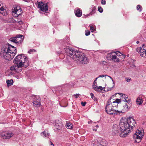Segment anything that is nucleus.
<instances>
[{
    "label": "nucleus",
    "mask_w": 146,
    "mask_h": 146,
    "mask_svg": "<svg viewBox=\"0 0 146 146\" xmlns=\"http://www.w3.org/2000/svg\"><path fill=\"white\" fill-rule=\"evenodd\" d=\"M67 55L80 64H86L89 62L88 58L83 53L69 47L64 48Z\"/></svg>",
    "instance_id": "f257e3e1"
},
{
    "label": "nucleus",
    "mask_w": 146,
    "mask_h": 146,
    "mask_svg": "<svg viewBox=\"0 0 146 146\" xmlns=\"http://www.w3.org/2000/svg\"><path fill=\"white\" fill-rule=\"evenodd\" d=\"M17 53L16 48L8 43L1 48L0 55L1 57L5 59L10 61L13 58Z\"/></svg>",
    "instance_id": "f03ea898"
},
{
    "label": "nucleus",
    "mask_w": 146,
    "mask_h": 146,
    "mask_svg": "<svg viewBox=\"0 0 146 146\" xmlns=\"http://www.w3.org/2000/svg\"><path fill=\"white\" fill-rule=\"evenodd\" d=\"M13 62L17 66L18 68L23 66L26 67L29 66V63L28 58L23 54L18 55L13 60Z\"/></svg>",
    "instance_id": "7ed1b4c3"
},
{
    "label": "nucleus",
    "mask_w": 146,
    "mask_h": 146,
    "mask_svg": "<svg viewBox=\"0 0 146 146\" xmlns=\"http://www.w3.org/2000/svg\"><path fill=\"white\" fill-rule=\"evenodd\" d=\"M119 127L121 130L120 132L121 137H126L131 131H128L129 127L125 118H122L120 120Z\"/></svg>",
    "instance_id": "20e7f679"
},
{
    "label": "nucleus",
    "mask_w": 146,
    "mask_h": 146,
    "mask_svg": "<svg viewBox=\"0 0 146 146\" xmlns=\"http://www.w3.org/2000/svg\"><path fill=\"white\" fill-rule=\"evenodd\" d=\"M114 106L112 105L108 104L106 105V112L108 114L111 115H120L119 111L114 109L113 108Z\"/></svg>",
    "instance_id": "39448f33"
},
{
    "label": "nucleus",
    "mask_w": 146,
    "mask_h": 146,
    "mask_svg": "<svg viewBox=\"0 0 146 146\" xmlns=\"http://www.w3.org/2000/svg\"><path fill=\"white\" fill-rule=\"evenodd\" d=\"M144 135L143 131H142L139 130H137L136 133L134 134L133 137L135 143H138L140 142L142 138Z\"/></svg>",
    "instance_id": "423d86ee"
},
{
    "label": "nucleus",
    "mask_w": 146,
    "mask_h": 146,
    "mask_svg": "<svg viewBox=\"0 0 146 146\" xmlns=\"http://www.w3.org/2000/svg\"><path fill=\"white\" fill-rule=\"evenodd\" d=\"M127 122L128 124V128L129 131H131L133 129L134 127L136 125V123L135 120L132 117H130L126 118Z\"/></svg>",
    "instance_id": "0eeeda50"
},
{
    "label": "nucleus",
    "mask_w": 146,
    "mask_h": 146,
    "mask_svg": "<svg viewBox=\"0 0 146 146\" xmlns=\"http://www.w3.org/2000/svg\"><path fill=\"white\" fill-rule=\"evenodd\" d=\"M13 135V134L11 131H3L0 133V137L4 139H9Z\"/></svg>",
    "instance_id": "6e6552de"
},
{
    "label": "nucleus",
    "mask_w": 146,
    "mask_h": 146,
    "mask_svg": "<svg viewBox=\"0 0 146 146\" xmlns=\"http://www.w3.org/2000/svg\"><path fill=\"white\" fill-rule=\"evenodd\" d=\"M136 51L142 57H146V45L143 44L141 47H139L136 49Z\"/></svg>",
    "instance_id": "1a4fd4ad"
},
{
    "label": "nucleus",
    "mask_w": 146,
    "mask_h": 146,
    "mask_svg": "<svg viewBox=\"0 0 146 146\" xmlns=\"http://www.w3.org/2000/svg\"><path fill=\"white\" fill-rule=\"evenodd\" d=\"M38 7L43 11H46L48 10V7L46 3H43L42 2L38 3Z\"/></svg>",
    "instance_id": "9d476101"
},
{
    "label": "nucleus",
    "mask_w": 146,
    "mask_h": 146,
    "mask_svg": "<svg viewBox=\"0 0 146 146\" xmlns=\"http://www.w3.org/2000/svg\"><path fill=\"white\" fill-rule=\"evenodd\" d=\"M121 130L119 128V127H118L116 124H114L112 130V133L113 135H118L120 136V132Z\"/></svg>",
    "instance_id": "9b49d317"
},
{
    "label": "nucleus",
    "mask_w": 146,
    "mask_h": 146,
    "mask_svg": "<svg viewBox=\"0 0 146 146\" xmlns=\"http://www.w3.org/2000/svg\"><path fill=\"white\" fill-rule=\"evenodd\" d=\"M116 55H117L116 52H112L108 54L107 58L109 60H112L115 62V58L117 57L116 56Z\"/></svg>",
    "instance_id": "f8f14e48"
},
{
    "label": "nucleus",
    "mask_w": 146,
    "mask_h": 146,
    "mask_svg": "<svg viewBox=\"0 0 146 146\" xmlns=\"http://www.w3.org/2000/svg\"><path fill=\"white\" fill-rule=\"evenodd\" d=\"M116 52L117 55L116 56L117 57L115 58V62H119L120 60H123L124 59L125 57V55L122 54L118 51Z\"/></svg>",
    "instance_id": "ddd939ff"
},
{
    "label": "nucleus",
    "mask_w": 146,
    "mask_h": 146,
    "mask_svg": "<svg viewBox=\"0 0 146 146\" xmlns=\"http://www.w3.org/2000/svg\"><path fill=\"white\" fill-rule=\"evenodd\" d=\"M22 13V10L19 7H15L14 11L12 12L13 14L15 17L19 16Z\"/></svg>",
    "instance_id": "4468645a"
},
{
    "label": "nucleus",
    "mask_w": 146,
    "mask_h": 146,
    "mask_svg": "<svg viewBox=\"0 0 146 146\" xmlns=\"http://www.w3.org/2000/svg\"><path fill=\"white\" fill-rule=\"evenodd\" d=\"M54 128L60 130L62 127V124L61 122L58 120H55Z\"/></svg>",
    "instance_id": "2eb2a0df"
},
{
    "label": "nucleus",
    "mask_w": 146,
    "mask_h": 146,
    "mask_svg": "<svg viewBox=\"0 0 146 146\" xmlns=\"http://www.w3.org/2000/svg\"><path fill=\"white\" fill-rule=\"evenodd\" d=\"M8 22L10 23H16L19 25H22L23 24V22L20 19L19 20H16L12 18H9L8 19Z\"/></svg>",
    "instance_id": "dca6fc26"
},
{
    "label": "nucleus",
    "mask_w": 146,
    "mask_h": 146,
    "mask_svg": "<svg viewBox=\"0 0 146 146\" xmlns=\"http://www.w3.org/2000/svg\"><path fill=\"white\" fill-rule=\"evenodd\" d=\"M128 103L126 104L124 106H123V108L122 110L119 111V113H120V115L121 113H124L125 112L128 110L129 108V106L130 105V103L129 105H128V103Z\"/></svg>",
    "instance_id": "f3484780"
},
{
    "label": "nucleus",
    "mask_w": 146,
    "mask_h": 146,
    "mask_svg": "<svg viewBox=\"0 0 146 146\" xmlns=\"http://www.w3.org/2000/svg\"><path fill=\"white\" fill-rule=\"evenodd\" d=\"M92 143L94 146H106V143H104L103 142L99 143L96 140L93 141Z\"/></svg>",
    "instance_id": "a211bd4d"
},
{
    "label": "nucleus",
    "mask_w": 146,
    "mask_h": 146,
    "mask_svg": "<svg viewBox=\"0 0 146 146\" xmlns=\"http://www.w3.org/2000/svg\"><path fill=\"white\" fill-rule=\"evenodd\" d=\"M23 35H17L16 36V44H19L22 42L23 40V38H22Z\"/></svg>",
    "instance_id": "6ab92c4d"
},
{
    "label": "nucleus",
    "mask_w": 146,
    "mask_h": 146,
    "mask_svg": "<svg viewBox=\"0 0 146 146\" xmlns=\"http://www.w3.org/2000/svg\"><path fill=\"white\" fill-rule=\"evenodd\" d=\"M75 14L78 17H80L82 14V11L79 8H76L75 9Z\"/></svg>",
    "instance_id": "aec40b11"
},
{
    "label": "nucleus",
    "mask_w": 146,
    "mask_h": 146,
    "mask_svg": "<svg viewBox=\"0 0 146 146\" xmlns=\"http://www.w3.org/2000/svg\"><path fill=\"white\" fill-rule=\"evenodd\" d=\"M40 99L38 97V99L36 100V99H35L33 100V103L34 105L37 107H39L41 105V104L40 102Z\"/></svg>",
    "instance_id": "412c9836"
},
{
    "label": "nucleus",
    "mask_w": 146,
    "mask_h": 146,
    "mask_svg": "<svg viewBox=\"0 0 146 146\" xmlns=\"http://www.w3.org/2000/svg\"><path fill=\"white\" fill-rule=\"evenodd\" d=\"M122 96L125 100V102L127 103H128V105H129L130 104V102H131V100L128 98L127 96L125 94H123Z\"/></svg>",
    "instance_id": "4be33fe9"
},
{
    "label": "nucleus",
    "mask_w": 146,
    "mask_h": 146,
    "mask_svg": "<svg viewBox=\"0 0 146 146\" xmlns=\"http://www.w3.org/2000/svg\"><path fill=\"white\" fill-rule=\"evenodd\" d=\"M14 72H13L10 69L7 70L5 72V74L6 76H10L14 74Z\"/></svg>",
    "instance_id": "5701e85b"
},
{
    "label": "nucleus",
    "mask_w": 146,
    "mask_h": 146,
    "mask_svg": "<svg viewBox=\"0 0 146 146\" xmlns=\"http://www.w3.org/2000/svg\"><path fill=\"white\" fill-rule=\"evenodd\" d=\"M41 135L43 137H48L50 135V133L48 132L47 131H44L43 132H42L41 133Z\"/></svg>",
    "instance_id": "b1692460"
},
{
    "label": "nucleus",
    "mask_w": 146,
    "mask_h": 146,
    "mask_svg": "<svg viewBox=\"0 0 146 146\" xmlns=\"http://www.w3.org/2000/svg\"><path fill=\"white\" fill-rule=\"evenodd\" d=\"M137 104L139 105H140L142 104L143 103V100L141 97H138L137 98L136 101Z\"/></svg>",
    "instance_id": "393cba45"
},
{
    "label": "nucleus",
    "mask_w": 146,
    "mask_h": 146,
    "mask_svg": "<svg viewBox=\"0 0 146 146\" xmlns=\"http://www.w3.org/2000/svg\"><path fill=\"white\" fill-rule=\"evenodd\" d=\"M18 68H18L17 66V65H14L10 67V70L15 72V71L17 70V69Z\"/></svg>",
    "instance_id": "a878e982"
},
{
    "label": "nucleus",
    "mask_w": 146,
    "mask_h": 146,
    "mask_svg": "<svg viewBox=\"0 0 146 146\" xmlns=\"http://www.w3.org/2000/svg\"><path fill=\"white\" fill-rule=\"evenodd\" d=\"M9 40L11 42L16 44V36L11 37L9 39Z\"/></svg>",
    "instance_id": "bb28decb"
},
{
    "label": "nucleus",
    "mask_w": 146,
    "mask_h": 146,
    "mask_svg": "<svg viewBox=\"0 0 146 146\" xmlns=\"http://www.w3.org/2000/svg\"><path fill=\"white\" fill-rule=\"evenodd\" d=\"M96 8L95 7H93L92 9V11L90 12L89 14H88L87 15L89 16L90 15H92V14L95 13Z\"/></svg>",
    "instance_id": "cd10ccee"
},
{
    "label": "nucleus",
    "mask_w": 146,
    "mask_h": 146,
    "mask_svg": "<svg viewBox=\"0 0 146 146\" xmlns=\"http://www.w3.org/2000/svg\"><path fill=\"white\" fill-rule=\"evenodd\" d=\"M66 127L67 129H71L72 128V125L71 123H68L66 124Z\"/></svg>",
    "instance_id": "c85d7f7f"
},
{
    "label": "nucleus",
    "mask_w": 146,
    "mask_h": 146,
    "mask_svg": "<svg viewBox=\"0 0 146 146\" xmlns=\"http://www.w3.org/2000/svg\"><path fill=\"white\" fill-rule=\"evenodd\" d=\"M13 81L12 80H7L6 82L7 84V85L9 86L13 84L12 82Z\"/></svg>",
    "instance_id": "c756f323"
},
{
    "label": "nucleus",
    "mask_w": 146,
    "mask_h": 146,
    "mask_svg": "<svg viewBox=\"0 0 146 146\" xmlns=\"http://www.w3.org/2000/svg\"><path fill=\"white\" fill-rule=\"evenodd\" d=\"M2 15L4 16H6L7 14V13L6 11V10L4 9V11H1L0 12Z\"/></svg>",
    "instance_id": "7c9ffc66"
},
{
    "label": "nucleus",
    "mask_w": 146,
    "mask_h": 146,
    "mask_svg": "<svg viewBox=\"0 0 146 146\" xmlns=\"http://www.w3.org/2000/svg\"><path fill=\"white\" fill-rule=\"evenodd\" d=\"M137 10H138L139 12H141L142 11V7L139 5H138L137 6Z\"/></svg>",
    "instance_id": "2f4dec72"
},
{
    "label": "nucleus",
    "mask_w": 146,
    "mask_h": 146,
    "mask_svg": "<svg viewBox=\"0 0 146 146\" xmlns=\"http://www.w3.org/2000/svg\"><path fill=\"white\" fill-rule=\"evenodd\" d=\"M121 102V100L120 99H117L115 101H113V103H118Z\"/></svg>",
    "instance_id": "473e14b6"
},
{
    "label": "nucleus",
    "mask_w": 146,
    "mask_h": 146,
    "mask_svg": "<svg viewBox=\"0 0 146 146\" xmlns=\"http://www.w3.org/2000/svg\"><path fill=\"white\" fill-rule=\"evenodd\" d=\"M90 29L92 32H93L95 31V29L93 25H91L90 26Z\"/></svg>",
    "instance_id": "72a5a7b5"
},
{
    "label": "nucleus",
    "mask_w": 146,
    "mask_h": 146,
    "mask_svg": "<svg viewBox=\"0 0 146 146\" xmlns=\"http://www.w3.org/2000/svg\"><path fill=\"white\" fill-rule=\"evenodd\" d=\"M90 31L88 30H86L85 31V35L86 36L89 35L90 34Z\"/></svg>",
    "instance_id": "f704fd0d"
},
{
    "label": "nucleus",
    "mask_w": 146,
    "mask_h": 146,
    "mask_svg": "<svg viewBox=\"0 0 146 146\" xmlns=\"http://www.w3.org/2000/svg\"><path fill=\"white\" fill-rule=\"evenodd\" d=\"M96 85V84H93L92 86L93 89L96 91H97V88L98 87V86Z\"/></svg>",
    "instance_id": "c9c22d12"
},
{
    "label": "nucleus",
    "mask_w": 146,
    "mask_h": 146,
    "mask_svg": "<svg viewBox=\"0 0 146 146\" xmlns=\"http://www.w3.org/2000/svg\"><path fill=\"white\" fill-rule=\"evenodd\" d=\"M98 11L100 13H101L103 12V9L101 7H98Z\"/></svg>",
    "instance_id": "e433bc0d"
},
{
    "label": "nucleus",
    "mask_w": 146,
    "mask_h": 146,
    "mask_svg": "<svg viewBox=\"0 0 146 146\" xmlns=\"http://www.w3.org/2000/svg\"><path fill=\"white\" fill-rule=\"evenodd\" d=\"M64 60L66 62H70L69 58H67L66 57L64 58Z\"/></svg>",
    "instance_id": "4c0bfd02"
},
{
    "label": "nucleus",
    "mask_w": 146,
    "mask_h": 146,
    "mask_svg": "<svg viewBox=\"0 0 146 146\" xmlns=\"http://www.w3.org/2000/svg\"><path fill=\"white\" fill-rule=\"evenodd\" d=\"M97 91H100L103 90L102 87L101 86H98L97 88Z\"/></svg>",
    "instance_id": "58836bf2"
},
{
    "label": "nucleus",
    "mask_w": 146,
    "mask_h": 146,
    "mask_svg": "<svg viewBox=\"0 0 146 146\" xmlns=\"http://www.w3.org/2000/svg\"><path fill=\"white\" fill-rule=\"evenodd\" d=\"M96 129H95L94 127H93V130L94 131H96L97 130V129L98 128L99 126L98 125H96L95 126Z\"/></svg>",
    "instance_id": "ea45409f"
},
{
    "label": "nucleus",
    "mask_w": 146,
    "mask_h": 146,
    "mask_svg": "<svg viewBox=\"0 0 146 146\" xmlns=\"http://www.w3.org/2000/svg\"><path fill=\"white\" fill-rule=\"evenodd\" d=\"M4 11V9L3 7L1 5V4L0 3V12L1 11Z\"/></svg>",
    "instance_id": "a19ab883"
},
{
    "label": "nucleus",
    "mask_w": 146,
    "mask_h": 146,
    "mask_svg": "<svg viewBox=\"0 0 146 146\" xmlns=\"http://www.w3.org/2000/svg\"><path fill=\"white\" fill-rule=\"evenodd\" d=\"M111 98H110L108 101V102L107 104L106 105H108V104L110 105L112 104L111 102Z\"/></svg>",
    "instance_id": "79ce46f5"
},
{
    "label": "nucleus",
    "mask_w": 146,
    "mask_h": 146,
    "mask_svg": "<svg viewBox=\"0 0 146 146\" xmlns=\"http://www.w3.org/2000/svg\"><path fill=\"white\" fill-rule=\"evenodd\" d=\"M101 3L103 5H105L106 4V1L105 0H102L101 1Z\"/></svg>",
    "instance_id": "37998d69"
},
{
    "label": "nucleus",
    "mask_w": 146,
    "mask_h": 146,
    "mask_svg": "<svg viewBox=\"0 0 146 146\" xmlns=\"http://www.w3.org/2000/svg\"><path fill=\"white\" fill-rule=\"evenodd\" d=\"M34 51H35V50L34 49H30L28 52V53H29V54H31V52H33Z\"/></svg>",
    "instance_id": "c03bdc74"
},
{
    "label": "nucleus",
    "mask_w": 146,
    "mask_h": 146,
    "mask_svg": "<svg viewBox=\"0 0 146 146\" xmlns=\"http://www.w3.org/2000/svg\"><path fill=\"white\" fill-rule=\"evenodd\" d=\"M126 81L127 82H129L131 80V78H125Z\"/></svg>",
    "instance_id": "a18cd8bd"
},
{
    "label": "nucleus",
    "mask_w": 146,
    "mask_h": 146,
    "mask_svg": "<svg viewBox=\"0 0 146 146\" xmlns=\"http://www.w3.org/2000/svg\"><path fill=\"white\" fill-rule=\"evenodd\" d=\"M80 95L79 94H76L74 95V96L76 98H77L79 96H80Z\"/></svg>",
    "instance_id": "49530a36"
},
{
    "label": "nucleus",
    "mask_w": 146,
    "mask_h": 146,
    "mask_svg": "<svg viewBox=\"0 0 146 146\" xmlns=\"http://www.w3.org/2000/svg\"><path fill=\"white\" fill-rule=\"evenodd\" d=\"M81 104L83 106H84L86 104V102H82Z\"/></svg>",
    "instance_id": "de8ad7c7"
},
{
    "label": "nucleus",
    "mask_w": 146,
    "mask_h": 146,
    "mask_svg": "<svg viewBox=\"0 0 146 146\" xmlns=\"http://www.w3.org/2000/svg\"><path fill=\"white\" fill-rule=\"evenodd\" d=\"M107 76V75H99V76H98V77L99 78H100V77H101V78H103V77H104L105 76Z\"/></svg>",
    "instance_id": "09e8293b"
},
{
    "label": "nucleus",
    "mask_w": 146,
    "mask_h": 146,
    "mask_svg": "<svg viewBox=\"0 0 146 146\" xmlns=\"http://www.w3.org/2000/svg\"><path fill=\"white\" fill-rule=\"evenodd\" d=\"M90 95L91 96V97L92 99H93L94 98H95V97L94 96V94L92 93H91L90 94Z\"/></svg>",
    "instance_id": "8fccbe9b"
},
{
    "label": "nucleus",
    "mask_w": 146,
    "mask_h": 146,
    "mask_svg": "<svg viewBox=\"0 0 146 146\" xmlns=\"http://www.w3.org/2000/svg\"><path fill=\"white\" fill-rule=\"evenodd\" d=\"M17 17V20H19L20 19H21V18L20 17V16H18L17 17Z\"/></svg>",
    "instance_id": "3c124183"
},
{
    "label": "nucleus",
    "mask_w": 146,
    "mask_h": 146,
    "mask_svg": "<svg viewBox=\"0 0 146 146\" xmlns=\"http://www.w3.org/2000/svg\"><path fill=\"white\" fill-rule=\"evenodd\" d=\"M107 76H108V77H110L111 79V80H112V81H113V84H114V82H113V79H112V77H110V76H108V75H107Z\"/></svg>",
    "instance_id": "603ef678"
},
{
    "label": "nucleus",
    "mask_w": 146,
    "mask_h": 146,
    "mask_svg": "<svg viewBox=\"0 0 146 146\" xmlns=\"http://www.w3.org/2000/svg\"><path fill=\"white\" fill-rule=\"evenodd\" d=\"M50 146H54V145L53 144L52 142L51 141H50Z\"/></svg>",
    "instance_id": "864d4df0"
},
{
    "label": "nucleus",
    "mask_w": 146,
    "mask_h": 146,
    "mask_svg": "<svg viewBox=\"0 0 146 146\" xmlns=\"http://www.w3.org/2000/svg\"><path fill=\"white\" fill-rule=\"evenodd\" d=\"M23 1L26 2H30V0H23Z\"/></svg>",
    "instance_id": "5fc2aeb1"
},
{
    "label": "nucleus",
    "mask_w": 146,
    "mask_h": 146,
    "mask_svg": "<svg viewBox=\"0 0 146 146\" xmlns=\"http://www.w3.org/2000/svg\"><path fill=\"white\" fill-rule=\"evenodd\" d=\"M95 84L97 85L96 81V80H94L93 84Z\"/></svg>",
    "instance_id": "6e6d98bb"
},
{
    "label": "nucleus",
    "mask_w": 146,
    "mask_h": 146,
    "mask_svg": "<svg viewBox=\"0 0 146 146\" xmlns=\"http://www.w3.org/2000/svg\"><path fill=\"white\" fill-rule=\"evenodd\" d=\"M92 122V121L91 120H90V121H88V123H91Z\"/></svg>",
    "instance_id": "4d7b16f0"
},
{
    "label": "nucleus",
    "mask_w": 146,
    "mask_h": 146,
    "mask_svg": "<svg viewBox=\"0 0 146 146\" xmlns=\"http://www.w3.org/2000/svg\"><path fill=\"white\" fill-rule=\"evenodd\" d=\"M131 66L133 68H135V65H134V64L132 65V66Z\"/></svg>",
    "instance_id": "13d9d810"
},
{
    "label": "nucleus",
    "mask_w": 146,
    "mask_h": 146,
    "mask_svg": "<svg viewBox=\"0 0 146 146\" xmlns=\"http://www.w3.org/2000/svg\"><path fill=\"white\" fill-rule=\"evenodd\" d=\"M93 99L95 101H96L97 100V98L95 97V98H93Z\"/></svg>",
    "instance_id": "bf43d9fd"
},
{
    "label": "nucleus",
    "mask_w": 146,
    "mask_h": 146,
    "mask_svg": "<svg viewBox=\"0 0 146 146\" xmlns=\"http://www.w3.org/2000/svg\"><path fill=\"white\" fill-rule=\"evenodd\" d=\"M99 78V77H97V78H95V80H96H96H97L98 79V78Z\"/></svg>",
    "instance_id": "052dcab7"
},
{
    "label": "nucleus",
    "mask_w": 146,
    "mask_h": 146,
    "mask_svg": "<svg viewBox=\"0 0 146 146\" xmlns=\"http://www.w3.org/2000/svg\"><path fill=\"white\" fill-rule=\"evenodd\" d=\"M136 43H137V44H138L139 43V41H137V42H136Z\"/></svg>",
    "instance_id": "680f3d73"
},
{
    "label": "nucleus",
    "mask_w": 146,
    "mask_h": 146,
    "mask_svg": "<svg viewBox=\"0 0 146 146\" xmlns=\"http://www.w3.org/2000/svg\"><path fill=\"white\" fill-rule=\"evenodd\" d=\"M93 127H95V129H96V127H95V126Z\"/></svg>",
    "instance_id": "e2e57ef3"
}]
</instances>
